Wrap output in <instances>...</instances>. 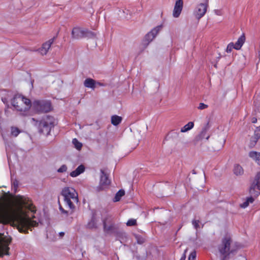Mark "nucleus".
Segmentation results:
<instances>
[{"instance_id": "nucleus-25", "label": "nucleus", "mask_w": 260, "mask_h": 260, "mask_svg": "<svg viewBox=\"0 0 260 260\" xmlns=\"http://www.w3.org/2000/svg\"><path fill=\"white\" fill-rule=\"evenodd\" d=\"M234 173L236 175H240L243 173V170L239 165H235L234 168Z\"/></svg>"}, {"instance_id": "nucleus-33", "label": "nucleus", "mask_w": 260, "mask_h": 260, "mask_svg": "<svg viewBox=\"0 0 260 260\" xmlns=\"http://www.w3.org/2000/svg\"><path fill=\"white\" fill-rule=\"evenodd\" d=\"M67 166L66 165H62L57 170L58 173H64L67 171Z\"/></svg>"}, {"instance_id": "nucleus-11", "label": "nucleus", "mask_w": 260, "mask_h": 260, "mask_svg": "<svg viewBox=\"0 0 260 260\" xmlns=\"http://www.w3.org/2000/svg\"><path fill=\"white\" fill-rule=\"evenodd\" d=\"M183 2L182 0L176 1L173 12V16L174 18H178L182 10Z\"/></svg>"}, {"instance_id": "nucleus-20", "label": "nucleus", "mask_w": 260, "mask_h": 260, "mask_svg": "<svg viewBox=\"0 0 260 260\" xmlns=\"http://www.w3.org/2000/svg\"><path fill=\"white\" fill-rule=\"evenodd\" d=\"M9 247L6 244L0 245V257L3 256L4 255H9Z\"/></svg>"}, {"instance_id": "nucleus-34", "label": "nucleus", "mask_w": 260, "mask_h": 260, "mask_svg": "<svg viewBox=\"0 0 260 260\" xmlns=\"http://www.w3.org/2000/svg\"><path fill=\"white\" fill-rule=\"evenodd\" d=\"M257 141L258 140H256L255 138L252 137L250 139V142L249 145V147L250 148L253 147L255 145Z\"/></svg>"}, {"instance_id": "nucleus-16", "label": "nucleus", "mask_w": 260, "mask_h": 260, "mask_svg": "<svg viewBox=\"0 0 260 260\" xmlns=\"http://www.w3.org/2000/svg\"><path fill=\"white\" fill-rule=\"evenodd\" d=\"M85 171V167L83 165H81L77 167V168L71 172L70 175L72 177H76L81 174L83 173Z\"/></svg>"}, {"instance_id": "nucleus-32", "label": "nucleus", "mask_w": 260, "mask_h": 260, "mask_svg": "<svg viewBox=\"0 0 260 260\" xmlns=\"http://www.w3.org/2000/svg\"><path fill=\"white\" fill-rule=\"evenodd\" d=\"M253 137L255 138L256 140H258L260 138V126L257 127L254 132Z\"/></svg>"}, {"instance_id": "nucleus-30", "label": "nucleus", "mask_w": 260, "mask_h": 260, "mask_svg": "<svg viewBox=\"0 0 260 260\" xmlns=\"http://www.w3.org/2000/svg\"><path fill=\"white\" fill-rule=\"evenodd\" d=\"M18 201L21 205L28 206H29L26 201V198H25L24 197H20L18 199Z\"/></svg>"}, {"instance_id": "nucleus-2", "label": "nucleus", "mask_w": 260, "mask_h": 260, "mask_svg": "<svg viewBox=\"0 0 260 260\" xmlns=\"http://www.w3.org/2000/svg\"><path fill=\"white\" fill-rule=\"evenodd\" d=\"M31 120L35 122V125L37 126L39 133L44 135H49L51 128L54 126V119L52 116L46 115L39 121L34 118Z\"/></svg>"}, {"instance_id": "nucleus-46", "label": "nucleus", "mask_w": 260, "mask_h": 260, "mask_svg": "<svg viewBox=\"0 0 260 260\" xmlns=\"http://www.w3.org/2000/svg\"><path fill=\"white\" fill-rule=\"evenodd\" d=\"M144 242L143 239H138V243L139 244L143 243Z\"/></svg>"}, {"instance_id": "nucleus-1", "label": "nucleus", "mask_w": 260, "mask_h": 260, "mask_svg": "<svg viewBox=\"0 0 260 260\" xmlns=\"http://www.w3.org/2000/svg\"><path fill=\"white\" fill-rule=\"evenodd\" d=\"M239 246L234 242L230 234H226L222 238L221 243L218 245V251L222 257L221 260H227L236 254Z\"/></svg>"}, {"instance_id": "nucleus-43", "label": "nucleus", "mask_w": 260, "mask_h": 260, "mask_svg": "<svg viewBox=\"0 0 260 260\" xmlns=\"http://www.w3.org/2000/svg\"><path fill=\"white\" fill-rule=\"evenodd\" d=\"M252 122L254 123H256L257 122V119L255 117H253L252 118V120H251Z\"/></svg>"}, {"instance_id": "nucleus-41", "label": "nucleus", "mask_w": 260, "mask_h": 260, "mask_svg": "<svg viewBox=\"0 0 260 260\" xmlns=\"http://www.w3.org/2000/svg\"><path fill=\"white\" fill-rule=\"evenodd\" d=\"M214 12L217 15H221V12L220 10H216L214 11Z\"/></svg>"}, {"instance_id": "nucleus-15", "label": "nucleus", "mask_w": 260, "mask_h": 260, "mask_svg": "<svg viewBox=\"0 0 260 260\" xmlns=\"http://www.w3.org/2000/svg\"><path fill=\"white\" fill-rule=\"evenodd\" d=\"M208 124H207V125L202 129L201 133L195 138V141L198 142L204 138H206V140H208L210 136L209 135H207V132L208 129Z\"/></svg>"}, {"instance_id": "nucleus-9", "label": "nucleus", "mask_w": 260, "mask_h": 260, "mask_svg": "<svg viewBox=\"0 0 260 260\" xmlns=\"http://www.w3.org/2000/svg\"><path fill=\"white\" fill-rule=\"evenodd\" d=\"M162 28L161 25H158L152 29L150 32L147 33L145 36L144 39V44L145 45H148L153 39L156 36L158 32Z\"/></svg>"}, {"instance_id": "nucleus-12", "label": "nucleus", "mask_w": 260, "mask_h": 260, "mask_svg": "<svg viewBox=\"0 0 260 260\" xmlns=\"http://www.w3.org/2000/svg\"><path fill=\"white\" fill-rule=\"evenodd\" d=\"M84 28L75 27L72 31V38L75 39H79L84 38Z\"/></svg>"}, {"instance_id": "nucleus-28", "label": "nucleus", "mask_w": 260, "mask_h": 260, "mask_svg": "<svg viewBox=\"0 0 260 260\" xmlns=\"http://www.w3.org/2000/svg\"><path fill=\"white\" fill-rule=\"evenodd\" d=\"M95 36L94 32L84 28V38H93L95 37Z\"/></svg>"}, {"instance_id": "nucleus-5", "label": "nucleus", "mask_w": 260, "mask_h": 260, "mask_svg": "<svg viewBox=\"0 0 260 260\" xmlns=\"http://www.w3.org/2000/svg\"><path fill=\"white\" fill-rule=\"evenodd\" d=\"M13 106L19 111H27L30 107V101L21 95H16L12 101Z\"/></svg>"}, {"instance_id": "nucleus-13", "label": "nucleus", "mask_w": 260, "mask_h": 260, "mask_svg": "<svg viewBox=\"0 0 260 260\" xmlns=\"http://www.w3.org/2000/svg\"><path fill=\"white\" fill-rule=\"evenodd\" d=\"M112 218L108 216L103 220V225L104 231L106 232H110L114 229V225L112 223Z\"/></svg>"}, {"instance_id": "nucleus-40", "label": "nucleus", "mask_w": 260, "mask_h": 260, "mask_svg": "<svg viewBox=\"0 0 260 260\" xmlns=\"http://www.w3.org/2000/svg\"><path fill=\"white\" fill-rule=\"evenodd\" d=\"M59 210L62 213L67 214V211L64 210L63 208L60 206L59 207Z\"/></svg>"}, {"instance_id": "nucleus-3", "label": "nucleus", "mask_w": 260, "mask_h": 260, "mask_svg": "<svg viewBox=\"0 0 260 260\" xmlns=\"http://www.w3.org/2000/svg\"><path fill=\"white\" fill-rule=\"evenodd\" d=\"M61 195L68 207L70 209H74L75 207L74 204L78 202V193L75 189L72 187H65L62 190Z\"/></svg>"}, {"instance_id": "nucleus-36", "label": "nucleus", "mask_w": 260, "mask_h": 260, "mask_svg": "<svg viewBox=\"0 0 260 260\" xmlns=\"http://www.w3.org/2000/svg\"><path fill=\"white\" fill-rule=\"evenodd\" d=\"M200 222V221L199 220L194 219L192 221V224L194 228L196 229V230H197L199 228Z\"/></svg>"}, {"instance_id": "nucleus-39", "label": "nucleus", "mask_w": 260, "mask_h": 260, "mask_svg": "<svg viewBox=\"0 0 260 260\" xmlns=\"http://www.w3.org/2000/svg\"><path fill=\"white\" fill-rule=\"evenodd\" d=\"M187 250V249H186L185 250H184V253L183 254V255H182L181 258L180 260H185V258H186V255H185V253L186 252Z\"/></svg>"}, {"instance_id": "nucleus-22", "label": "nucleus", "mask_w": 260, "mask_h": 260, "mask_svg": "<svg viewBox=\"0 0 260 260\" xmlns=\"http://www.w3.org/2000/svg\"><path fill=\"white\" fill-rule=\"evenodd\" d=\"M122 121V118L117 115H113L111 117V123L114 125H118Z\"/></svg>"}, {"instance_id": "nucleus-14", "label": "nucleus", "mask_w": 260, "mask_h": 260, "mask_svg": "<svg viewBox=\"0 0 260 260\" xmlns=\"http://www.w3.org/2000/svg\"><path fill=\"white\" fill-rule=\"evenodd\" d=\"M54 40V38H52V39H50L49 40H48V41H47L46 42L44 43L42 45V46L41 47V48L39 49V52L42 55L46 54L48 50L50 48L51 45L53 43Z\"/></svg>"}, {"instance_id": "nucleus-10", "label": "nucleus", "mask_w": 260, "mask_h": 260, "mask_svg": "<svg viewBox=\"0 0 260 260\" xmlns=\"http://www.w3.org/2000/svg\"><path fill=\"white\" fill-rule=\"evenodd\" d=\"M208 7L207 4L201 3L198 5L195 8L193 14L196 18L198 19H200L205 14Z\"/></svg>"}, {"instance_id": "nucleus-21", "label": "nucleus", "mask_w": 260, "mask_h": 260, "mask_svg": "<svg viewBox=\"0 0 260 260\" xmlns=\"http://www.w3.org/2000/svg\"><path fill=\"white\" fill-rule=\"evenodd\" d=\"M98 220L95 217L94 215H93L91 220L88 222L87 226L90 229L95 228L97 227Z\"/></svg>"}, {"instance_id": "nucleus-45", "label": "nucleus", "mask_w": 260, "mask_h": 260, "mask_svg": "<svg viewBox=\"0 0 260 260\" xmlns=\"http://www.w3.org/2000/svg\"><path fill=\"white\" fill-rule=\"evenodd\" d=\"M2 100L3 102L4 103H6L7 102V100L5 98H2Z\"/></svg>"}, {"instance_id": "nucleus-38", "label": "nucleus", "mask_w": 260, "mask_h": 260, "mask_svg": "<svg viewBox=\"0 0 260 260\" xmlns=\"http://www.w3.org/2000/svg\"><path fill=\"white\" fill-rule=\"evenodd\" d=\"M208 107V106L207 105L203 103H200L199 104V105L198 108L199 110H204V109L207 108Z\"/></svg>"}, {"instance_id": "nucleus-6", "label": "nucleus", "mask_w": 260, "mask_h": 260, "mask_svg": "<svg viewBox=\"0 0 260 260\" xmlns=\"http://www.w3.org/2000/svg\"><path fill=\"white\" fill-rule=\"evenodd\" d=\"M33 107L39 112H48L51 109L50 102L46 101H35Z\"/></svg>"}, {"instance_id": "nucleus-44", "label": "nucleus", "mask_w": 260, "mask_h": 260, "mask_svg": "<svg viewBox=\"0 0 260 260\" xmlns=\"http://www.w3.org/2000/svg\"><path fill=\"white\" fill-rule=\"evenodd\" d=\"M96 85H99V86H104V84L101 82H96Z\"/></svg>"}, {"instance_id": "nucleus-35", "label": "nucleus", "mask_w": 260, "mask_h": 260, "mask_svg": "<svg viewBox=\"0 0 260 260\" xmlns=\"http://www.w3.org/2000/svg\"><path fill=\"white\" fill-rule=\"evenodd\" d=\"M137 223V221L136 219H129L127 222H126V225L127 226H133V225H136Z\"/></svg>"}, {"instance_id": "nucleus-17", "label": "nucleus", "mask_w": 260, "mask_h": 260, "mask_svg": "<svg viewBox=\"0 0 260 260\" xmlns=\"http://www.w3.org/2000/svg\"><path fill=\"white\" fill-rule=\"evenodd\" d=\"M245 41V36L243 34L238 39L237 41L234 44L235 49L236 50H239L241 49L243 44Z\"/></svg>"}, {"instance_id": "nucleus-37", "label": "nucleus", "mask_w": 260, "mask_h": 260, "mask_svg": "<svg viewBox=\"0 0 260 260\" xmlns=\"http://www.w3.org/2000/svg\"><path fill=\"white\" fill-rule=\"evenodd\" d=\"M196 252L195 251H192L189 255L188 260H196Z\"/></svg>"}, {"instance_id": "nucleus-31", "label": "nucleus", "mask_w": 260, "mask_h": 260, "mask_svg": "<svg viewBox=\"0 0 260 260\" xmlns=\"http://www.w3.org/2000/svg\"><path fill=\"white\" fill-rule=\"evenodd\" d=\"M234 48L235 49L234 44L233 43H230L227 46L226 51L228 53H231Z\"/></svg>"}, {"instance_id": "nucleus-29", "label": "nucleus", "mask_w": 260, "mask_h": 260, "mask_svg": "<svg viewBox=\"0 0 260 260\" xmlns=\"http://www.w3.org/2000/svg\"><path fill=\"white\" fill-rule=\"evenodd\" d=\"M73 144H74L75 147L78 149V150H80L82 148V144L81 143L79 142L77 139H76V138L74 139L73 140Z\"/></svg>"}, {"instance_id": "nucleus-27", "label": "nucleus", "mask_w": 260, "mask_h": 260, "mask_svg": "<svg viewBox=\"0 0 260 260\" xmlns=\"http://www.w3.org/2000/svg\"><path fill=\"white\" fill-rule=\"evenodd\" d=\"M125 192L124 190H119L115 194V196L113 199L114 202L119 201L121 198L124 195Z\"/></svg>"}, {"instance_id": "nucleus-26", "label": "nucleus", "mask_w": 260, "mask_h": 260, "mask_svg": "<svg viewBox=\"0 0 260 260\" xmlns=\"http://www.w3.org/2000/svg\"><path fill=\"white\" fill-rule=\"evenodd\" d=\"M254 201L253 197H250L246 199V200L240 205V207L243 208H245L248 206L250 203H252Z\"/></svg>"}, {"instance_id": "nucleus-23", "label": "nucleus", "mask_w": 260, "mask_h": 260, "mask_svg": "<svg viewBox=\"0 0 260 260\" xmlns=\"http://www.w3.org/2000/svg\"><path fill=\"white\" fill-rule=\"evenodd\" d=\"M193 126L194 123L192 121L189 122L187 124H185L181 128L180 132L181 133L186 132L192 129L193 127Z\"/></svg>"}, {"instance_id": "nucleus-18", "label": "nucleus", "mask_w": 260, "mask_h": 260, "mask_svg": "<svg viewBox=\"0 0 260 260\" xmlns=\"http://www.w3.org/2000/svg\"><path fill=\"white\" fill-rule=\"evenodd\" d=\"M249 156L260 166V152L251 151L249 153Z\"/></svg>"}, {"instance_id": "nucleus-19", "label": "nucleus", "mask_w": 260, "mask_h": 260, "mask_svg": "<svg viewBox=\"0 0 260 260\" xmlns=\"http://www.w3.org/2000/svg\"><path fill=\"white\" fill-rule=\"evenodd\" d=\"M85 87L94 89L96 87V81L92 79L87 78L84 82Z\"/></svg>"}, {"instance_id": "nucleus-24", "label": "nucleus", "mask_w": 260, "mask_h": 260, "mask_svg": "<svg viewBox=\"0 0 260 260\" xmlns=\"http://www.w3.org/2000/svg\"><path fill=\"white\" fill-rule=\"evenodd\" d=\"M22 132V131L19 129L17 127L12 126L11 127V135L12 136L16 137L18 135Z\"/></svg>"}, {"instance_id": "nucleus-7", "label": "nucleus", "mask_w": 260, "mask_h": 260, "mask_svg": "<svg viewBox=\"0 0 260 260\" xmlns=\"http://www.w3.org/2000/svg\"><path fill=\"white\" fill-rule=\"evenodd\" d=\"M249 192L254 197H257L260 194V172L257 174L251 185Z\"/></svg>"}, {"instance_id": "nucleus-42", "label": "nucleus", "mask_w": 260, "mask_h": 260, "mask_svg": "<svg viewBox=\"0 0 260 260\" xmlns=\"http://www.w3.org/2000/svg\"><path fill=\"white\" fill-rule=\"evenodd\" d=\"M64 232H61L59 233V236L60 238L63 237L64 236Z\"/></svg>"}, {"instance_id": "nucleus-4", "label": "nucleus", "mask_w": 260, "mask_h": 260, "mask_svg": "<svg viewBox=\"0 0 260 260\" xmlns=\"http://www.w3.org/2000/svg\"><path fill=\"white\" fill-rule=\"evenodd\" d=\"M15 222L19 232L23 233H27L30 227L35 226L38 224L36 221L31 220L26 215H18L15 217Z\"/></svg>"}, {"instance_id": "nucleus-8", "label": "nucleus", "mask_w": 260, "mask_h": 260, "mask_svg": "<svg viewBox=\"0 0 260 260\" xmlns=\"http://www.w3.org/2000/svg\"><path fill=\"white\" fill-rule=\"evenodd\" d=\"M110 183L108 175L103 170H101L100 181L99 185L97 187L98 190L101 191L107 188Z\"/></svg>"}]
</instances>
